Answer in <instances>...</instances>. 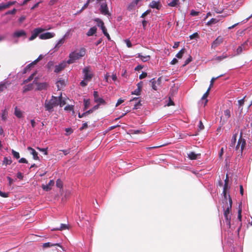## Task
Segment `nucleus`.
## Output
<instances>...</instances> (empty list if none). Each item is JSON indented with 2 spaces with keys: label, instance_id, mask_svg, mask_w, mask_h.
<instances>
[{
  "label": "nucleus",
  "instance_id": "1",
  "mask_svg": "<svg viewBox=\"0 0 252 252\" xmlns=\"http://www.w3.org/2000/svg\"><path fill=\"white\" fill-rule=\"evenodd\" d=\"M86 54V50L84 48H81L79 50H76L71 52L69 56V60L67 61L68 64H71L74 63L76 60H79L84 57Z\"/></svg>",
  "mask_w": 252,
  "mask_h": 252
},
{
  "label": "nucleus",
  "instance_id": "2",
  "mask_svg": "<svg viewBox=\"0 0 252 252\" xmlns=\"http://www.w3.org/2000/svg\"><path fill=\"white\" fill-rule=\"evenodd\" d=\"M59 104V100L57 96L52 95L50 100L46 99L44 103V107L46 111L51 113L54 111V108Z\"/></svg>",
  "mask_w": 252,
  "mask_h": 252
},
{
  "label": "nucleus",
  "instance_id": "3",
  "mask_svg": "<svg viewBox=\"0 0 252 252\" xmlns=\"http://www.w3.org/2000/svg\"><path fill=\"white\" fill-rule=\"evenodd\" d=\"M223 203L225 204L222 207L224 210V216L225 220H229V218H231V216L229 215V214L231 211L232 205V200L230 195H228L227 204H226L224 201H223Z\"/></svg>",
  "mask_w": 252,
  "mask_h": 252
},
{
  "label": "nucleus",
  "instance_id": "4",
  "mask_svg": "<svg viewBox=\"0 0 252 252\" xmlns=\"http://www.w3.org/2000/svg\"><path fill=\"white\" fill-rule=\"evenodd\" d=\"M246 140L244 138H243L242 132H241L240 133V135L239 138L238 139L237 144L235 147V150L236 151L239 150V148L240 147L241 149H240V153L241 154H242L243 151L246 146Z\"/></svg>",
  "mask_w": 252,
  "mask_h": 252
},
{
  "label": "nucleus",
  "instance_id": "5",
  "mask_svg": "<svg viewBox=\"0 0 252 252\" xmlns=\"http://www.w3.org/2000/svg\"><path fill=\"white\" fill-rule=\"evenodd\" d=\"M83 73L84 74L83 79L87 80V81H90L93 77L94 75L91 70L90 66L85 67L83 70Z\"/></svg>",
  "mask_w": 252,
  "mask_h": 252
},
{
  "label": "nucleus",
  "instance_id": "6",
  "mask_svg": "<svg viewBox=\"0 0 252 252\" xmlns=\"http://www.w3.org/2000/svg\"><path fill=\"white\" fill-rule=\"evenodd\" d=\"M33 83L35 84L37 86L36 89L37 91H42L47 90L49 87L48 83L46 82L39 83L37 82V79L35 78L33 82Z\"/></svg>",
  "mask_w": 252,
  "mask_h": 252
},
{
  "label": "nucleus",
  "instance_id": "7",
  "mask_svg": "<svg viewBox=\"0 0 252 252\" xmlns=\"http://www.w3.org/2000/svg\"><path fill=\"white\" fill-rule=\"evenodd\" d=\"M251 45L249 40H247L243 44L239 46L237 49V53L238 54H241L243 50H247L249 49Z\"/></svg>",
  "mask_w": 252,
  "mask_h": 252
},
{
  "label": "nucleus",
  "instance_id": "8",
  "mask_svg": "<svg viewBox=\"0 0 252 252\" xmlns=\"http://www.w3.org/2000/svg\"><path fill=\"white\" fill-rule=\"evenodd\" d=\"M45 30L41 28H38L34 29L32 32V35L30 37V40H33L36 38V37L41 32H44Z\"/></svg>",
  "mask_w": 252,
  "mask_h": 252
},
{
  "label": "nucleus",
  "instance_id": "9",
  "mask_svg": "<svg viewBox=\"0 0 252 252\" xmlns=\"http://www.w3.org/2000/svg\"><path fill=\"white\" fill-rule=\"evenodd\" d=\"M100 13L104 15H107V16H110L111 13L109 12L108 10V7L107 6V3L105 2L104 3H101L100 5V7L99 8Z\"/></svg>",
  "mask_w": 252,
  "mask_h": 252
},
{
  "label": "nucleus",
  "instance_id": "10",
  "mask_svg": "<svg viewBox=\"0 0 252 252\" xmlns=\"http://www.w3.org/2000/svg\"><path fill=\"white\" fill-rule=\"evenodd\" d=\"M94 96L95 102L104 105L106 104V102L103 98L99 97L98 93L97 91L94 92Z\"/></svg>",
  "mask_w": 252,
  "mask_h": 252
},
{
  "label": "nucleus",
  "instance_id": "11",
  "mask_svg": "<svg viewBox=\"0 0 252 252\" xmlns=\"http://www.w3.org/2000/svg\"><path fill=\"white\" fill-rule=\"evenodd\" d=\"M55 33L53 32H47L39 35V37L41 39H48L51 38L55 36Z\"/></svg>",
  "mask_w": 252,
  "mask_h": 252
},
{
  "label": "nucleus",
  "instance_id": "12",
  "mask_svg": "<svg viewBox=\"0 0 252 252\" xmlns=\"http://www.w3.org/2000/svg\"><path fill=\"white\" fill-rule=\"evenodd\" d=\"M223 42V38L221 36H218L212 43V48H216Z\"/></svg>",
  "mask_w": 252,
  "mask_h": 252
},
{
  "label": "nucleus",
  "instance_id": "13",
  "mask_svg": "<svg viewBox=\"0 0 252 252\" xmlns=\"http://www.w3.org/2000/svg\"><path fill=\"white\" fill-rule=\"evenodd\" d=\"M224 116L225 119H223L222 120V118H220V121L222 122V125H223L224 123H225L227 121V120L231 117V112L229 109H226L224 111Z\"/></svg>",
  "mask_w": 252,
  "mask_h": 252
},
{
  "label": "nucleus",
  "instance_id": "14",
  "mask_svg": "<svg viewBox=\"0 0 252 252\" xmlns=\"http://www.w3.org/2000/svg\"><path fill=\"white\" fill-rule=\"evenodd\" d=\"M130 102H134V109H137L139 108V107L142 105L141 103V101L139 99L138 97H134L133 99H131L130 100Z\"/></svg>",
  "mask_w": 252,
  "mask_h": 252
},
{
  "label": "nucleus",
  "instance_id": "15",
  "mask_svg": "<svg viewBox=\"0 0 252 252\" xmlns=\"http://www.w3.org/2000/svg\"><path fill=\"white\" fill-rule=\"evenodd\" d=\"M54 181L53 180H51L49 181L48 184L46 185H43L42 186V188L45 191H49L51 189V188L54 185Z\"/></svg>",
  "mask_w": 252,
  "mask_h": 252
},
{
  "label": "nucleus",
  "instance_id": "16",
  "mask_svg": "<svg viewBox=\"0 0 252 252\" xmlns=\"http://www.w3.org/2000/svg\"><path fill=\"white\" fill-rule=\"evenodd\" d=\"M16 3V1H9L7 3H2L0 4V10L9 8L10 6L14 5Z\"/></svg>",
  "mask_w": 252,
  "mask_h": 252
},
{
  "label": "nucleus",
  "instance_id": "17",
  "mask_svg": "<svg viewBox=\"0 0 252 252\" xmlns=\"http://www.w3.org/2000/svg\"><path fill=\"white\" fill-rule=\"evenodd\" d=\"M27 149L28 151H31V153L32 155L33 158L34 160H39V158L38 156V153L35 151V150L34 149L31 147H28Z\"/></svg>",
  "mask_w": 252,
  "mask_h": 252
},
{
  "label": "nucleus",
  "instance_id": "18",
  "mask_svg": "<svg viewBox=\"0 0 252 252\" xmlns=\"http://www.w3.org/2000/svg\"><path fill=\"white\" fill-rule=\"evenodd\" d=\"M229 189L228 184H224L223 189V200L227 204V190Z\"/></svg>",
  "mask_w": 252,
  "mask_h": 252
},
{
  "label": "nucleus",
  "instance_id": "19",
  "mask_svg": "<svg viewBox=\"0 0 252 252\" xmlns=\"http://www.w3.org/2000/svg\"><path fill=\"white\" fill-rule=\"evenodd\" d=\"M65 63H61L59 65H56L54 71L56 73H58L63 70L65 67Z\"/></svg>",
  "mask_w": 252,
  "mask_h": 252
},
{
  "label": "nucleus",
  "instance_id": "20",
  "mask_svg": "<svg viewBox=\"0 0 252 252\" xmlns=\"http://www.w3.org/2000/svg\"><path fill=\"white\" fill-rule=\"evenodd\" d=\"M10 84V83L8 81L1 82L0 83V93L6 89Z\"/></svg>",
  "mask_w": 252,
  "mask_h": 252
},
{
  "label": "nucleus",
  "instance_id": "21",
  "mask_svg": "<svg viewBox=\"0 0 252 252\" xmlns=\"http://www.w3.org/2000/svg\"><path fill=\"white\" fill-rule=\"evenodd\" d=\"M26 32L24 30L16 31L13 33V37H20L23 36H26Z\"/></svg>",
  "mask_w": 252,
  "mask_h": 252
},
{
  "label": "nucleus",
  "instance_id": "22",
  "mask_svg": "<svg viewBox=\"0 0 252 252\" xmlns=\"http://www.w3.org/2000/svg\"><path fill=\"white\" fill-rule=\"evenodd\" d=\"M97 31V28L96 27L94 26L93 27L91 28L88 31L87 33V35L88 36H91L93 35L94 33H96Z\"/></svg>",
  "mask_w": 252,
  "mask_h": 252
},
{
  "label": "nucleus",
  "instance_id": "23",
  "mask_svg": "<svg viewBox=\"0 0 252 252\" xmlns=\"http://www.w3.org/2000/svg\"><path fill=\"white\" fill-rule=\"evenodd\" d=\"M14 114L18 118H21L23 117V112L17 106L15 107Z\"/></svg>",
  "mask_w": 252,
  "mask_h": 252
},
{
  "label": "nucleus",
  "instance_id": "24",
  "mask_svg": "<svg viewBox=\"0 0 252 252\" xmlns=\"http://www.w3.org/2000/svg\"><path fill=\"white\" fill-rule=\"evenodd\" d=\"M210 91V87H209V88L207 90L206 92L203 94V95L202 96V97L201 98V99L202 100H205V103H204V106L207 104V103L208 102V99H207V97H208V96L209 94Z\"/></svg>",
  "mask_w": 252,
  "mask_h": 252
},
{
  "label": "nucleus",
  "instance_id": "25",
  "mask_svg": "<svg viewBox=\"0 0 252 252\" xmlns=\"http://www.w3.org/2000/svg\"><path fill=\"white\" fill-rule=\"evenodd\" d=\"M12 163V160L11 157H4L3 160L2 161V164L5 165L6 166L7 165H10Z\"/></svg>",
  "mask_w": 252,
  "mask_h": 252
},
{
  "label": "nucleus",
  "instance_id": "26",
  "mask_svg": "<svg viewBox=\"0 0 252 252\" xmlns=\"http://www.w3.org/2000/svg\"><path fill=\"white\" fill-rule=\"evenodd\" d=\"M59 246L60 247H62V246L60 244H59V243L51 244L50 242H47V243H44L43 244V247L44 248H48V247H52V246Z\"/></svg>",
  "mask_w": 252,
  "mask_h": 252
},
{
  "label": "nucleus",
  "instance_id": "27",
  "mask_svg": "<svg viewBox=\"0 0 252 252\" xmlns=\"http://www.w3.org/2000/svg\"><path fill=\"white\" fill-rule=\"evenodd\" d=\"M237 133H235V134H233L232 139H231V142L229 144L230 147H234L236 142V140H237Z\"/></svg>",
  "mask_w": 252,
  "mask_h": 252
},
{
  "label": "nucleus",
  "instance_id": "28",
  "mask_svg": "<svg viewBox=\"0 0 252 252\" xmlns=\"http://www.w3.org/2000/svg\"><path fill=\"white\" fill-rule=\"evenodd\" d=\"M227 57L228 56L226 54H223L221 56L214 57L213 60L217 61L218 62H220L222 60L227 58Z\"/></svg>",
  "mask_w": 252,
  "mask_h": 252
},
{
  "label": "nucleus",
  "instance_id": "29",
  "mask_svg": "<svg viewBox=\"0 0 252 252\" xmlns=\"http://www.w3.org/2000/svg\"><path fill=\"white\" fill-rule=\"evenodd\" d=\"M157 81L155 78H153L150 80V85L154 90H157V87L156 86Z\"/></svg>",
  "mask_w": 252,
  "mask_h": 252
},
{
  "label": "nucleus",
  "instance_id": "30",
  "mask_svg": "<svg viewBox=\"0 0 252 252\" xmlns=\"http://www.w3.org/2000/svg\"><path fill=\"white\" fill-rule=\"evenodd\" d=\"M33 84H29L27 85H26L24 87V91L23 92H26L31 90H32L33 89Z\"/></svg>",
  "mask_w": 252,
  "mask_h": 252
},
{
  "label": "nucleus",
  "instance_id": "31",
  "mask_svg": "<svg viewBox=\"0 0 252 252\" xmlns=\"http://www.w3.org/2000/svg\"><path fill=\"white\" fill-rule=\"evenodd\" d=\"M68 229V226L65 224H61L60 227L54 228L52 230H63Z\"/></svg>",
  "mask_w": 252,
  "mask_h": 252
},
{
  "label": "nucleus",
  "instance_id": "32",
  "mask_svg": "<svg viewBox=\"0 0 252 252\" xmlns=\"http://www.w3.org/2000/svg\"><path fill=\"white\" fill-rule=\"evenodd\" d=\"M165 102H167V103L166 104H164V106H169L174 105H175L174 102L171 99L170 97H169L167 99H166L165 100Z\"/></svg>",
  "mask_w": 252,
  "mask_h": 252
},
{
  "label": "nucleus",
  "instance_id": "33",
  "mask_svg": "<svg viewBox=\"0 0 252 252\" xmlns=\"http://www.w3.org/2000/svg\"><path fill=\"white\" fill-rule=\"evenodd\" d=\"M57 87L58 90H61V89L64 86V81L63 80H60L58 81L56 83Z\"/></svg>",
  "mask_w": 252,
  "mask_h": 252
},
{
  "label": "nucleus",
  "instance_id": "34",
  "mask_svg": "<svg viewBox=\"0 0 252 252\" xmlns=\"http://www.w3.org/2000/svg\"><path fill=\"white\" fill-rule=\"evenodd\" d=\"M36 64V62H35L34 61L33 62H32V63H31L29 64L24 69V73H26L27 72V71L29 70L30 69V68L32 67V66H33V65H35Z\"/></svg>",
  "mask_w": 252,
  "mask_h": 252
},
{
  "label": "nucleus",
  "instance_id": "35",
  "mask_svg": "<svg viewBox=\"0 0 252 252\" xmlns=\"http://www.w3.org/2000/svg\"><path fill=\"white\" fill-rule=\"evenodd\" d=\"M94 21L96 22H97V24L98 27H99L101 29L103 27L105 26L104 22L100 19H99V18H96V19H94Z\"/></svg>",
  "mask_w": 252,
  "mask_h": 252
},
{
  "label": "nucleus",
  "instance_id": "36",
  "mask_svg": "<svg viewBox=\"0 0 252 252\" xmlns=\"http://www.w3.org/2000/svg\"><path fill=\"white\" fill-rule=\"evenodd\" d=\"M185 49H182L176 55V57L178 59H181L185 52Z\"/></svg>",
  "mask_w": 252,
  "mask_h": 252
},
{
  "label": "nucleus",
  "instance_id": "37",
  "mask_svg": "<svg viewBox=\"0 0 252 252\" xmlns=\"http://www.w3.org/2000/svg\"><path fill=\"white\" fill-rule=\"evenodd\" d=\"M36 74V72L33 73L32 74H31L29 77L28 78H27V79H26L24 81V83H27L29 82L30 81H32L33 79L34 76Z\"/></svg>",
  "mask_w": 252,
  "mask_h": 252
},
{
  "label": "nucleus",
  "instance_id": "38",
  "mask_svg": "<svg viewBox=\"0 0 252 252\" xmlns=\"http://www.w3.org/2000/svg\"><path fill=\"white\" fill-rule=\"evenodd\" d=\"M188 157L190 159H196L197 158V155L194 152H191L188 154Z\"/></svg>",
  "mask_w": 252,
  "mask_h": 252
},
{
  "label": "nucleus",
  "instance_id": "39",
  "mask_svg": "<svg viewBox=\"0 0 252 252\" xmlns=\"http://www.w3.org/2000/svg\"><path fill=\"white\" fill-rule=\"evenodd\" d=\"M234 13V11L233 9H229L227 13H224L222 15H221L222 17H226L229 15H231Z\"/></svg>",
  "mask_w": 252,
  "mask_h": 252
},
{
  "label": "nucleus",
  "instance_id": "40",
  "mask_svg": "<svg viewBox=\"0 0 252 252\" xmlns=\"http://www.w3.org/2000/svg\"><path fill=\"white\" fill-rule=\"evenodd\" d=\"M137 5V4L133 0L129 4L127 8L129 10H133Z\"/></svg>",
  "mask_w": 252,
  "mask_h": 252
},
{
  "label": "nucleus",
  "instance_id": "41",
  "mask_svg": "<svg viewBox=\"0 0 252 252\" xmlns=\"http://www.w3.org/2000/svg\"><path fill=\"white\" fill-rule=\"evenodd\" d=\"M8 114V112L6 109H4L2 111V115H1V118L2 120L4 121H5L7 119V116Z\"/></svg>",
  "mask_w": 252,
  "mask_h": 252
},
{
  "label": "nucleus",
  "instance_id": "42",
  "mask_svg": "<svg viewBox=\"0 0 252 252\" xmlns=\"http://www.w3.org/2000/svg\"><path fill=\"white\" fill-rule=\"evenodd\" d=\"M223 75L221 74V75H219V76L217 77H213L211 80V81H210V86L209 87H210V88L213 86V84H214V81L217 80V79H218L220 77H222L223 76Z\"/></svg>",
  "mask_w": 252,
  "mask_h": 252
},
{
  "label": "nucleus",
  "instance_id": "43",
  "mask_svg": "<svg viewBox=\"0 0 252 252\" xmlns=\"http://www.w3.org/2000/svg\"><path fill=\"white\" fill-rule=\"evenodd\" d=\"M179 2V0H173L172 1L168 3V5L171 7L176 6Z\"/></svg>",
  "mask_w": 252,
  "mask_h": 252
},
{
  "label": "nucleus",
  "instance_id": "44",
  "mask_svg": "<svg viewBox=\"0 0 252 252\" xmlns=\"http://www.w3.org/2000/svg\"><path fill=\"white\" fill-rule=\"evenodd\" d=\"M58 100H59V104L61 107L63 106L65 104V102L64 100H63L62 99V94L60 95V96L58 97Z\"/></svg>",
  "mask_w": 252,
  "mask_h": 252
},
{
  "label": "nucleus",
  "instance_id": "45",
  "mask_svg": "<svg viewBox=\"0 0 252 252\" xmlns=\"http://www.w3.org/2000/svg\"><path fill=\"white\" fill-rule=\"evenodd\" d=\"M84 109L86 110L88 108V107L89 106V105H90V101L89 99H84Z\"/></svg>",
  "mask_w": 252,
  "mask_h": 252
},
{
  "label": "nucleus",
  "instance_id": "46",
  "mask_svg": "<svg viewBox=\"0 0 252 252\" xmlns=\"http://www.w3.org/2000/svg\"><path fill=\"white\" fill-rule=\"evenodd\" d=\"M150 6L153 8L158 9V1L153 0L150 4Z\"/></svg>",
  "mask_w": 252,
  "mask_h": 252
},
{
  "label": "nucleus",
  "instance_id": "47",
  "mask_svg": "<svg viewBox=\"0 0 252 252\" xmlns=\"http://www.w3.org/2000/svg\"><path fill=\"white\" fill-rule=\"evenodd\" d=\"M64 41H65V38H64V37H63V38L61 39L58 41V42L56 44L55 47H59L61 46L62 45H63L64 43Z\"/></svg>",
  "mask_w": 252,
  "mask_h": 252
},
{
  "label": "nucleus",
  "instance_id": "48",
  "mask_svg": "<svg viewBox=\"0 0 252 252\" xmlns=\"http://www.w3.org/2000/svg\"><path fill=\"white\" fill-rule=\"evenodd\" d=\"M245 97H246V96H245L243 98L238 100V105H239V108L240 107H241L242 106H243V105L244 104Z\"/></svg>",
  "mask_w": 252,
  "mask_h": 252
},
{
  "label": "nucleus",
  "instance_id": "49",
  "mask_svg": "<svg viewBox=\"0 0 252 252\" xmlns=\"http://www.w3.org/2000/svg\"><path fill=\"white\" fill-rule=\"evenodd\" d=\"M138 57H140L142 61L143 62H146L148 60L150 59V56H143L140 55V54H138Z\"/></svg>",
  "mask_w": 252,
  "mask_h": 252
},
{
  "label": "nucleus",
  "instance_id": "50",
  "mask_svg": "<svg viewBox=\"0 0 252 252\" xmlns=\"http://www.w3.org/2000/svg\"><path fill=\"white\" fill-rule=\"evenodd\" d=\"M242 208L241 205H239V210H238V219L240 221H241L242 220Z\"/></svg>",
  "mask_w": 252,
  "mask_h": 252
},
{
  "label": "nucleus",
  "instance_id": "51",
  "mask_svg": "<svg viewBox=\"0 0 252 252\" xmlns=\"http://www.w3.org/2000/svg\"><path fill=\"white\" fill-rule=\"evenodd\" d=\"M12 154L16 158L18 159L20 158V154L18 152L14 151V150H12Z\"/></svg>",
  "mask_w": 252,
  "mask_h": 252
},
{
  "label": "nucleus",
  "instance_id": "52",
  "mask_svg": "<svg viewBox=\"0 0 252 252\" xmlns=\"http://www.w3.org/2000/svg\"><path fill=\"white\" fill-rule=\"evenodd\" d=\"M16 11H17V10L15 8H14L11 10H9L8 11H7L5 13V15H8V14L14 15V14H15Z\"/></svg>",
  "mask_w": 252,
  "mask_h": 252
},
{
  "label": "nucleus",
  "instance_id": "53",
  "mask_svg": "<svg viewBox=\"0 0 252 252\" xmlns=\"http://www.w3.org/2000/svg\"><path fill=\"white\" fill-rule=\"evenodd\" d=\"M192 61V57L191 56H189V57L186 59V60L184 64L183 65V66H186L188 64H189L190 62Z\"/></svg>",
  "mask_w": 252,
  "mask_h": 252
},
{
  "label": "nucleus",
  "instance_id": "54",
  "mask_svg": "<svg viewBox=\"0 0 252 252\" xmlns=\"http://www.w3.org/2000/svg\"><path fill=\"white\" fill-rule=\"evenodd\" d=\"M56 186L58 188H62L63 187V183L60 179H58L56 181Z\"/></svg>",
  "mask_w": 252,
  "mask_h": 252
},
{
  "label": "nucleus",
  "instance_id": "55",
  "mask_svg": "<svg viewBox=\"0 0 252 252\" xmlns=\"http://www.w3.org/2000/svg\"><path fill=\"white\" fill-rule=\"evenodd\" d=\"M37 149L40 152H43L44 154L45 155H47L48 154L47 148H40L39 147H37Z\"/></svg>",
  "mask_w": 252,
  "mask_h": 252
},
{
  "label": "nucleus",
  "instance_id": "56",
  "mask_svg": "<svg viewBox=\"0 0 252 252\" xmlns=\"http://www.w3.org/2000/svg\"><path fill=\"white\" fill-rule=\"evenodd\" d=\"M91 0H88L87 2L83 6V7H82V8L81 9L80 12H82V11H83L84 9H85L86 8H87L90 3V1Z\"/></svg>",
  "mask_w": 252,
  "mask_h": 252
},
{
  "label": "nucleus",
  "instance_id": "57",
  "mask_svg": "<svg viewBox=\"0 0 252 252\" xmlns=\"http://www.w3.org/2000/svg\"><path fill=\"white\" fill-rule=\"evenodd\" d=\"M88 82H89V81H87V80H84V79H83V80H82V81L80 82V86H81L82 87H85V86H86L87 85V84H88Z\"/></svg>",
  "mask_w": 252,
  "mask_h": 252
},
{
  "label": "nucleus",
  "instance_id": "58",
  "mask_svg": "<svg viewBox=\"0 0 252 252\" xmlns=\"http://www.w3.org/2000/svg\"><path fill=\"white\" fill-rule=\"evenodd\" d=\"M65 130L67 133L66 134L67 135H70L73 132V130L71 128H65Z\"/></svg>",
  "mask_w": 252,
  "mask_h": 252
},
{
  "label": "nucleus",
  "instance_id": "59",
  "mask_svg": "<svg viewBox=\"0 0 252 252\" xmlns=\"http://www.w3.org/2000/svg\"><path fill=\"white\" fill-rule=\"evenodd\" d=\"M141 90H139V89H136L135 90H134L133 92H132V94H136V95H139Z\"/></svg>",
  "mask_w": 252,
  "mask_h": 252
},
{
  "label": "nucleus",
  "instance_id": "60",
  "mask_svg": "<svg viewBox=\"0 0 252 252\" xmlns=\"http://www.w3.org/2000/svg\"><path fill=\"white\" fill-rule=\"evenodd\" d=\"M199 36L197 32H195L189 36V38L190 39H193L196 37H198Z\"/></svg>",
  "mask_w": 252,
  "mask_h": 252
},
{
  "label": "nucleus",
  "instance_id": "61",
  "mask_svg": "<svg viewBox=\"0 0 252 252\" xmlns=\"http://www.w3.org/2000/svg\"><path fill=\"white\" fill-rule=\"evenodd\" d=\"M199 13V12L195 11L193 10H192L190 12V15L192 16H197V15H198Z\"/></svg>",
  "mask_w": 252,
  "mask_h": 252
},
{
  "label": "nucleus",
  "instance_id": "62",
  "mask_svg": "<svg viewBox=\"0 0 252 252\" xmlns=\"http://www.w3.org/2000/svg\"><path fill=\"white\" fill-rule=\"evenodd\" d=\"M198 127H199V130H202L203 129H204V126L202 122L201 121H199V126H198Z\"/></svg>",
  "mask_w": 252,
  "mask_h": 252
},
{
  "label": "nucleus",
  "instance_id": "63",
  "mask_svg": "<svg viewBox=\"0 0 252 252\" xmlns=\"http://www.w3.org/2000/svg\"><path fill=\"white\" fill-rule=\"evenodd\" d=\"M0 196L2 197H7L8 196V193L2 192L0 190Z\"/></svg>",
  "mask_w": 252,
  "mask_h": 252
},
{
  "label": "nucleus",
  "instance_id": "64",
  "mask_svg": "<svg viewBox=\"0 0 252 252\" xmlns=\"http://www.w3.org/2000/svg\"><path fill=\"white\" fill-rule=\"evenodd\" d=\"M147 75V73L146 72H142L140 75H139V79H142L144 78H145Z\"/></svg>",
  "mask_w": 252,
  "mask_h": 252
}]
</instances>
